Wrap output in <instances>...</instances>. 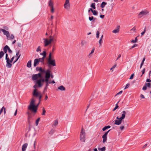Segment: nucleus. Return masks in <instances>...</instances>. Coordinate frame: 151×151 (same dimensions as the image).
Segmentation results:
<instances>
[{
    "label": "nucleus",
    "instance_id": "f257e3e1",
    "mask_svg": "<svg viewBox=\"0 0 151 151\" xmlns=\"http://www.w3.org/2000/svg\"><path fill=\"white\" fill-rule=\"evenodd\" d=\"M35 101L33 99H32L30 102L29 105L28 106V109L32 111L35 113L37 111V107L39 104L40 102L36 105H35Z\"/></svg>",
    "mask_w": 151,
    "mask_h": 151
},
{
    "label": "nucleus",
    "instance_id": "f03ea898",
    "mask_svg": "<svg viewBox=\"0 0 151 151\" xmlns=\"http://www.w3.org/2000/svg\"><path fill=\"white\" fill-rule=\"evenodd\" d=\"M51 53L50 52L48 59V63L49 65H51L53 66H56L55 61L54 59H52Z\"/></svg>",
    "mask_w": 151,
    "mask_h": 151
},
{
    "label": "nucleus",
    "instance_id": "7ed1b4c3",
    "mask_svg": "<svg viewBox=\"0 0 151 151\" xmlns=\"http://www.w3.org/2000/svg\"><path fill=\"white\" fill-rule=\"evenodd\" d=\"M85 133L83 128H82L80 133V140L83 142H85Z\"/></svg>",
    "mask_w": 151,
    "mask_h": 151
},
{
    "label": "nucleus",
    "instance_id": "20e7f679",
    "mask_svg": "<svg viewBox=\"0 0 151 151\" xmlns=\"http://www.w3.org/2000/svg\"><path fill=\"white\" fill-rule=\"evenodd\" d=\"M43 40H44V47H47L50 44H51L52 41V39H50L49 40L48 38H43Z\"/></svg>",
    "mask_w": 151,
    "mask_h": 151
},
{
    "label": "nucleus",
    "instance_id": "39448f33",
    "mask_svg": "<svg viewBox=\"0 0 151 151\" xmlns=\"http://www.w3.org/2000/svg\"><path fill=\"white\" fill-rule=\"evenodd\" d=\"M149 12L147 10H145L141 12L138 15V17L140 18L144 16H145L148 14Z\"/></svg>",
    "mask_w": 151,
    "mask_h": 151
},
{
    "label": "nucleus",
    "instance_id": "423d86ee",
    "mask_svg": "<svg viewBox=\"0 0 151 151\" xmlns=\"http://www.w3.org/2000/svg\"><path fill=\"white\" fill-rule=\"evenodd\" d=\"M1 31H2L3 32L4 34L6 36L7 40H10V35L9 31L1 28L0 29V31L1 32Z\"/></svg>",
    "mask_w": 151,
    "mask_h": 151
},
{
    "label": "nucleus",
    "instance_id": "0eeeda50",
    "mask_svg": "<svg viewBox=\"0 0 151 151\" xmlns=\"http://www.w3.org/2000/svg\"><path fill=\"white\" fill-rule=\"evenodd\" d=\"M51 72V70L48 69L46 70V72L45 73V78L46 80H49V78H50V74Z\"/></svg>",
    "mask_w": 151,
    "mask_h": 151
},
{
    "label": "nucleus",
    "instance_id": "6e6552de",
    "mask_svg": "<svg viewBox=\"0 0 151 151\" xmlns=\"http://www.w3.org/2000/svg\"><path fill=\"white\" fill-rule=\"evenodd\" d=\"M46 82V78H41L39 80H37L36 81L37 83V84L38 86L39 87H41L42 86V84H41V82Z\"/></svg>",
    "mask_w": 151,
    "mask_h": 151
},
{
    "label": "nucleus",
    "instance_id": "1a4fd4ad",
    "mask_svg": "<svg viewBox=\"0 0 151 151\" xmlns=\"http://www.w3.org/2000/svg\"><path fill=\"white\" fill-rule=\"evenodd\" d=\"M42 77V75L40 73H38L37 74L33 75L32 76V79L33 80H35L38 78Z\"/></svg>",
    "mask_w": 151,
    "mask_h": 151
},
{
    "label": "nucleus",
    "instance_id": "9d476101",
    "mask_svg": "<svg viewBox=\"0 0 151 151\" xmlns=\"http://www.w3.org/2000/svg\"><path fill=\"white\" fill-rule=\"evenodd\" d=\"M111 129L109 130L108 131L105 132L102 136L103 139V142L104 143L107 140V135L109 132L110 131Z\"/></svg>",
    "mask_w": 151,
    "mask_h": 151
},
{
    "label": "nucleus",
    "instance_id": "9b49d317",
    "mask_svg": "<svg viewBox=\"0 0 151 151\" xmlns=\"http://www.w3.org/2000/svg\"><path fill=\"white\" fill-rule=\"evenodd\" d=\"M70 7L69 0H66L64 4V7L65 9H68Z\"/></svg>",
    "mask_w": 151,
    "mask_h": 151
},
{
    "label": "nucleus",
    "instance_id": "f8f14e48",
    "mask_svg": "<svg viewBox=\"0 0 151 151\" xmlns=\"http://www.w3.org/2000/svg\"><path fill=\"white\" fill-rule=\"evenodd\" d=\"M12 62V61H11V60L9 58L8 61V60H6V66L8 68H11L12 66V64H11V63Z\"/></svg>",
    "mask_w": 151,
    "mask_h": 151
},
{
    "label": "nucleus",
    "instance_id": "ddd939ff",
    "mask_svg": "<svg viewBox=\"0 0 151 151\" xmlns=\"http://www.w3.org/2000/svg\"><path fill=\"white\" fill-rule=\"evenodd\" d=\"M40 94V93L37 92V90L36 89H34L33 92V95L34 96L37 97Z\"/></svg>",
    "mask_w": 151,
    "mask_h": 151
},
{
    "label": "nucleus",
    "instance_id": "4468645a",
    "mask_svg": "<svg viewBox=\"0 0 151 151\" xmlns=\"http://www.w3.org/2000/svg\"><path fill=\"white\" fill-rule=\"evenodd\" d=\"M126 111H127V112H128V111H124L122 112V116L120 117V119H121L122 120L123 119H124V118L125 117Z\"/></svg>",
    "mask_w": 151,
    "mask_h": 151
},
{
    "label": "nucleus",
    "instance_id": "2eb2a0df",
    "mask_svg": "<svg viewBox=\"0 0 151 151\" xmlns=\"http://www.w3.org/2000/svg\"><path fill=\"white\" fill-rule=\"evenodd\" d=\"M27 146L28 144L27 143L24 144L22 146V151H26Z\"/></svg>",
    "mask_w": 151,
    "mask_h": 151
},
{
    "label": "nucleus",
    "instance_id": "dca6fc26",
    "mask_svg": "<svg viewBox=\"0 0 151 151\" xmlns=\"http://www.w3.org/2000/svg\"><path fill=\"white\" fill-rule=\"evenodd\" d=\"M120 28V26H118L117 27V28L113 30L112 32L116 34L117 33H118L119 32V29Z\"/></svg>",
    "mask_w": 151,
    "mask_h": 151
},
{
    "label": "nucleus",
    "instance_id": "f3484780",
    "mask_svg": "<svg viewBox=\"0 0 151 151\" xmlns=\"http://www.w3.org/2000/svg\"><path fill=\"white\" fill-rule=\"evenodd\" d=\"M122 122V120L121 119L119 120H115L114 124L116 125H119L121 124Z\"/></svg>",
    "mask_w": 151,
    "mask_h": 151
},
{
    "label": "nucleus",
    "instance_id": "a211bd4d",
    "mask_svg": "<svg viewBox=\"0 0 151 151\" xmlns=\"http://www.w3.org/2000/svg\"><path fill=\"white\" fill-rule=\"evenodd\" d=\"M39 63V60L38 59H35L34 60V66L36 67L37 65H38Z\"/></svg>",
    "mask_w": 151,
    "mask_h": 151
},
{
    "label": "nucleus",
    "instance_id": "6ab92c4d",
    "mask_svg": "<svg viewBox=\"0 0 151 151\" xmlns=\"http://www.w3.org/2000/svg\"><path fill=\"white\" fill-rule=\"evenodd\" d=\"M58 89L62 91H64L65 90V88L63 86H61L58 87V89H57V90H58Z\"/></svg>",
    "mask_w": 151,
    "mask_h": 151
},
{
    "label": "nucleus",
    "instance_id": "aec40b11",
    "mask_svg": "<svg viewBox=\"0 0 151 151\" xmlns=\"http://www.w3.org/2000/svg\"><path fill=\"white\" fill-rule=\"evenodd\" d=\"M48 6L50 7L53 6V4L52 0H50L48 1Z\"/></svg>",
    "mask_w": 151,
    "mask_h": 151
},
{
    "label": "nucleus",
    "instance_id": "412c9836",
    "mask_svg": "<svg viewBox=\"0 0 151 151\" xmlns=\"http://www.w3.org/2000/svg\"><path fill=\"white\" fill-rule=\"evenodd\" d=\"M56 37L55 35L53 36L51 35L50 37L49 38L50 39H52V41L54 42L55 41H56Z\"/></svg>",
    "mask_w": 151,
    "mask_h": 151
},
{
    "label": "nucleus",
    "instance_id": "4be33fe9",
    "mask_svg": "<svg viewBox=\"0 0 151 151\" xmlns=\"http://www.w3.org/2000/svg\"><path fill=\"white\" fill-rule=\"evenodd\" d=\"M31 62L32 60H29L27 63V66L29 68L31 67Z\"/></svg>",
    "mask_w": 151,
    "mask_h": 151
},
{
    "label": "nucleus",
    "instance_id": "5701e85b",
    "mask_svg": "<svg viewBox=\"0 0 151 151\" xmlns=\"http://www.w3.org/2000/svg\"><path fill=\"white\" fill-rule=\"evenodd\" d=\"M107 3L105 2H103L101 4L100 7L102 8H104L106 4Z\"/></svg>",
    "mask_w": 151,
    "mask_h": 151
},
{
    "label": "nucleus",
    "instance_id": "b1692460",
    "mask_svg": "<svg viewBox=\"0 0 151 151\" xmlns=\"http://www.w3.org/2000/svg\"><path fill=\"white\" fill-rule=\"evenodd\" d=\"M94 50L95 48L94 47H93L92 50H91V53L88 55V57L90 58L91 56V55L94 52Z\"/></svg>",
    "mask_w": 151,
    "mask_h": 151
},
{
    "label": "nucleus",
    "instance_id": "393cba45",
    "mask_svg": "<svg viewBox=\"0 0 151 151\" xmlns=\"http://www.w3.org/2000/svg\"><path fill=\"white\" fill-rule=\"evenodd\" d=\"M111 127V126L109 125L107 126H106L104 127H103L102 129V130L103 131H105L107 129Z\"/></svg>",
    "mask_w": 151,
    "mask_h": 151
},
{
    "label": "nucleus",
    "instance_id": "a878e982",
    "mask_svg": "<svg viewBox=\"0 0 151 151\" xmlns=\"http://www.w3.org/2000/svg\"><path fill=\"white\" fill-rule=\"evenodd\" d=\"M8 46L6 45L4 48L3 50L5 53H6L7 52L8 50Z\"/></svg>",
    "mask_w": 151,
    "mask_h": 151
},
{
    "label": "nucleus",
    "instance_id": "bb28decb",
    "mask_svg": "<svg viewBox=\"0 0 151 151\" xmlns=\"http://www.w3.org/2000/svg\"><path fill=\"white\" fill-rule=\"evenodd\" d=\"M58 120L57 119L55 121L54 124L52 125V127H53L54 126H55L58 124Z\"/></svg>",
    "mask_w": 151,
    "mask_h": 151
},
{
    "label": "nucleus",
    "instance_id": "cd10ccee",
    "mask_svg": "<svg viewBox=\"0 0 151 151\" xmlns=\"http://www.w3.org/2000/svg\"><path fill=\"white\" fill-rule=\"evenodd\" d=\"M4 55V53L3 51H1L0 52V59H1L2 58V57Z\"/></svg>",
    "mask_w": 151,
    "mask_h": 151
},
{
    "label": "nucleus",
    "instance_id": "c85d7f7f",
    "mask_svg": "<svg viewBox=\"0 0 151 151\" xmlns=\"http://www.w3.org/2000/svg\"><path fill=\"white\" fill-rule=\"evenodd\" d=\"M46 83V85L45 86H46L48 87V86L49 84H50V82L49 81V80H46V82H45Z\"/></svg>",
    "mask_w": 151,
    "mask_h": 151
},
{
    "label": "nucleus",
    "instance_id": "c756f323",
    "mask_svg": "<svg viewBox=\"0 0 151 151\" xmlns=\"http://www.w3.org/2000/svg\"><path fill=\"white\" fill-rule=\"evenodd\" d=\"M98 149L99 150H101V151H105L106 150V147H104L102 148H98Z\"/></svg>",
    "mask_w": 151,
    "mask_h": 151
},
{
    "label": "nucleus",
    "instance_id": "7c9ffc66",
    "mask_svg": "<svg viewBox=\"0 0 151 151\" xmlns=\"http://www.w3.org/2000/svg\"><path fill=\"white\" fill-rule=\"evenodd\" d=\"M91 7L92 8L94 9H96L95 4L94 3H92L91 6Z\"/></svg>",
    "mask_w": 151,
    "mask_h": 151
},
{
    "label": "nucleus",
    "instance_id": "2f4dec72",
    "mask_svg": "<svg viewBox=\"0 0 151 151\" xmlns=\"http://www.w3.org/2000/svg\"><path fill=\"white\" fill-rule=\"evenodd\" d=\"M145 85L147 87H150V88H151V84L150 83H146L145 84Z\"/></svg>",
    "mask_w": 151,
    "mask_h": 151
},
{
    "label": "nucleus",
    "instance_id": "473e14b6",
    "mask_svg": "<svg viewBox=\"0 0 151 151\" xmlns=\"http://www.w3.org/2000/svg\"><path fill=\"white\" fill-rule=\"evenodd\" d=\"M96 18H94L93 17H89V19L90 21H91L93 20V21H94L95 20Z\"/></svg>",
    "mask_w": 151,
    "mask_h": 151
},
{
    "label": "nucleus",
    "instance_id": "72a5a7b5",
    "mask_svg": "<svg viewBox=\"0 0 151 151\" xmlns=\"http://www.w3.org/2000/svg\"><path fill=\"white\" fill-rule=\"evenodd\" d=\"M138 36H137L138 37ZM137 37H136L135 39V40H132V41H131V42H132V43H135V42H137Z\"/></svg>",
    "mask_w": 151,
    "mask_h": 151
},
{
    "label": "nucleus",
    "instance_id": "f704fd0d",
    "mask_svg": "<svg viewBox=\"0 0 151 151\" xmlns=\"http://www.w3.org/2000/svg\"><path fill=\"white\" fill-rule=\"evenodd\" d=\"M40 117H39L37 120H36V126H37L38 125L39 122L40 120Z\"/></svg>",
    "mask_w": 151,
    "mask_h": 151
},
{
    "label": "nucleus",
    "instance_id": "c9c22d12",
    "mask_svg": "<svg viewBox=\"0 0 151 151\" xmlns=\"http://www.w3.org/2000/svg\"><path fill=\"white\" fill-rule=\"evenodd\" d=\"M119 102V101L116 104V106H115V107L114 109L113 110V111H114L116 109H117L118 108L119 106H118V104Z\"/></svg>",
    "mask_w": 151,
    "mask_h": 151
},
{
    "label": "nucleus",
    "instance_id": "e433bc0d",
    "mask_svg": "<svg viewBox=\"0 0 151 151\" xmlns=\"http://www.w3.org/2000/svg\"><path fill=\"white\" fill-rule=\"evenodd\" d=\"M40 72V74H41L45 73L46 72V71L44 69H42V68Z\"/></svg>",
    "mask_w": 151,
    "mask_h": 151
},
{
    "label": "nucleus",
    "instance_id": "4c0bfd02",
    "mask_svg": "<svg viewBox=\"0 0 151 151\" xmlns=\"http://www.w3.org/2000/svg\"><path fill=\"white\" fill-rule=\"evenodd\" d=\"M55 131V130L54 129H52L51 130V131L49 133L51 135H52L54 133Z\"/></svg>",
    "mask_w": 151,
    "mask_h": 151
},
{
    "label": "nucleus",
    "instance_id": "58836bf2",
    "mask_svg": "<svg viewBox=\"0 0 151 151\" xmlns=\"http://www.w3.org/2000/svg\"><path fill=\"white\" fill-rule=\"evenodd\" d=\"M86 41L84 40H82L81 42V45L83 46L86 44Z\"/></svg>",
    "mask_w": 151,
    "mask_h": 151
},
{
    "label": "nucleus",
    "instance_id": "ea45409f",
    "mask_svg": "<svg viewBox=\"0 0 151 151\" xmlns=\"http://www.w3.org/2000/svg\"><path fill=\"white\" fill-rule=\"evenodd\" d=\"M93 14L94 15H98V12L96 10H93L92 12Z\"/></svg>",
    "mask_w": 151,
    "mask_h": 151
},
{
    "label": "nucleus",
    "instance_id": "a19ab883",
    "mask_svg": "<svg viewBox=\"0 0 151 151\" xmlns=\"http://www.w3.org/2000/svg\"><path fill=\"white\" fill-rule=\"evenodd\" d=\"M40 54L41 55H42L43 56H46V53L45 51H44L42 53H40Z\"/></svg>",
    "mask_w": 151,
    "mask_h": 151
},
{
    "label": "nucleus",
    "instance_id": "79ce46f5",
    "mask_svg": "<svg viewBox=\"0 0 151 151\" xmlns=\"http://www.w3.org/2000/svg\"><path fill=\"white\" fill-rule=\"evenodd\" d=\"M43 112L42 114V115H45V114L46 111L45 110V109L44 107H43L42 109Z\"/></svg>",
    "mask_w": 151,
    "mask_h": 151
},
{
    "label": "nucleus",
    "instance_id": "37998d69",
    "mask_svg": "<svg viewBox=\"0 0 151 151\" xmlns=\"http://www.w3.org/2000/svg\"><path fill=\"white\" fill-rule=\"evenodd\" d=\"M38 59L39 62H40L42 63L43 64H44V62L42 60V58H40L39 59Z\"/></svg>",
    "mask_w": 151,
    "mask_h": 151
},
{
    "label": "nucleus",
    "instance_id": "c03bdc74",
    "mask_svg": "<svg viewBox=\"0 0 151 151\" xmlns=\"http://www.w3.org/2000/svg\"><path fill=\"white\" fill-rule=\"evenodd\" d=\"M99 34H100V33H99V31H97V32H96V37L97 38H98L99 37Z\"/></svg>",
    "mask_w": 151,
    "mask_h": 151
},
{
    "label": "nucleus",
    "instance_id": "a18cd8bd",
    "mask_svg": "<svg viewBox=\"0 0 151 151\" xmlns=\"http://www.w3.org/2000/svg\"><path fill=\"white\" fill-rule=\"evenodd\" d=\"M41 68H42L41 67H37L36 68V71H37L40 72V70L41 69Z\"/></svg>",
    "mask_w": 151,
    "mask_h": 151
},
{
    "label": "nucleus",
    "instance_id": "49530a36",
    "mask_svg": "<svg viewBox=\"0 0 151 151\" xmlns=\"http://www.w3.org/2000/svg\"><path fill=\"white\" fill-rule=\"evenodd\" d=\"M36 51L37 52H38V51L41 52V47H40V46H39L37 48V49Z\"/></svg>",
    "mask_w": 151,
    "mask_h": 151
},
{
    "label": "nucleus",
    "instance_id": "de8ad7c7",
    "mask_svg": "<svg viewBox=\"0 0 151 151\" xmlns=\"http://www.w3.org/2000/svg\"><path fill=\"white\" fill-rule=\"evenodd\" d=\"M134 76V73L132 74L131 75V76H130L129 79H132L133 78Z\"/></svg>",
    "mask_w": 151,
    "mask_h": 151
},
{
    "label": "nucleus",
    "instance_id": "09e8293b",
    "mask_svg": "<svg viewBox=\"0 0 151 151\" xmlns=\"http://www.w3.org/2000/svg\"><path fill=\"white\" fill-rule=\"evenodd\" d=\"M145 68H144L143 70H142V74L141 76V77H142V75L145 73Z\"/></svg>",
    "mask_w": 151,
    "mask_h": 151
},
{
    "label": "nucleus",
    "instance_id": "8fccbe9b",
    "mask_svg": "<svg viewBox=\"0 0 151 151\" xmlns=\"http://www.w3.org/2000/svg\"><path fill=\"white\" fill-rule=\"evenodd\" d=\"M9 58H8V55L7 53H6V58H5V59L6 60H8V59Z\"/></svg>",
    "mask_w": 151,
    "mask_h": 151
},
{
    "label": "nucleus",
    "instance_id": "3c124183",
    "mask_svg": "<svg viewBox=\"0 0 151 151\" xmlns=\"http://www.w3.org/2000/svg\"><path fill=\"white\" fill-rule=\"evenodd\" d=\"M147 89V87L145 85H144L142 88V90H145Z\"/></svg>",
    "mask_w": 151,
    "mask_h": 151
},
{
    "label": "nucleus",
    "instance_id": "603ef678",
    "mask_svg": "<svg viewBox=\"0 0 151 151\" xmlns=\"http://www.w3.org/2000/svg\"><path fill=\"white\" fill-rule=\"evenodd\" d=\"M51 8V12L52 13H53L54 12V9L53 8V6L52 7H50Z\"/></svg>",
    "mask_w": 151,
    "mask_h": 151
},
{
    "label": "nucleus",
    "instance_id": "864d4df0",
    "mask_svg": "<svg viewBox=\"0 0 151 151\" xmlns=\"http://www.w3.org/2000/svg\"><path fill=\"white\" fill-rule=\"evenodd\" d=\"M137 44H134V45L132 46L130 48V49H132L135 47H136V46H137Z\"/></svg>",
    "mask_w": 151,
    "mask_h": 151
},
{
    "label": "nucleus",
    "instance_id": "5fc2aeb1",
    "mask_svg": "<svg viewBox=\"0 0 151 151\" xmlns=\"http://www.w3.org/2000/svg\"><path fill=\"white\" fill-rule=\"evenodd\" d=\"M102 42V40H99V46H101V43Z\"/></svg>",
    "mask_w": 151,
    "mask_h": 151
},
{
    "label": "nucleus",
    "instance_id": "6e6d98bb",
    "mask_svg": "<svg viewBox=\"0 0 151 151\" xmlns=\"http://www.w3.org/2000/svg\"><path fill=\"white\" fill-rule=\"evenodd\" d=\"M8 51L10 53H12V50L10 49V48L9 47V46H8Z\"/></svg>",
    "mask_w": 151,
    "mask_h": 151
},
{
    "label": "nucleus",
    "instance_id": "4d7b16f0",
    "mask_svg": "<svg viewBox=\"0 0 151 151\" xmlns=\"http://www.w3.org/2000/svg\"><path fill=\"white\" fill-rule=\"evenodd\" d=\"M14 35L13 34H11L10 37V39H13L14 38Z\"/></svg>",
    "mask_w": 151,
    "mask_h": 151
},
{
    "label": "nucleus",
    "instance_id": "13d9d810",
    "mask_svg": "<svg viewBox=\"0 0 151 151\" xmlns=\"http://www.w3.org/2000/svg\"><path fill=\"white\" fill-rule=\"evenodd\" d=\"M129 83H127L126 85V86L125 87V88H124V89H127V88H128L129 87Z\"/></svg>",
    "mask_w": 151,
    "mask_h": 151
},
{
    "label": "nucleus",
    "instance_id": "bf43d9fd",
    "mask_svg": "<svg viewBox=\"0 0 151 151\" xmlns=\"http://www.w3.org/2000/svg\"><path fill=\"white\" fill-rule=\"evenodd\" d=\"M120 128L121 129V130H123L124 128V126H120Z\"/></svg>",
    "mask_w": 151,
    "mask_h": 151
},
{
    "label": "nucleus",
    "instance_id": "052dcab7",
    "mask_svg": "<svg viewBox=\"0 0 151 151\" xmlns=\"http://www.w3.org/2000/svg\"><path fill=\"white\" fill-rule=\"evenodd\" d=\"M4 107H3L1 109L0 111V115L1 114V113L3 111V110L4 109Z\"/></svg>",
    "mask_w": 151,
    "mask_h": 151
},
{
    "label": "nucleus",
    "instance_id": "680f3d73",
    "mask_svg": "<svg viewBox=\"0 0 151 151\" xmlns=\"http://www.w3.org/2000/svg\"><path fill=\"white\" fill-rule=\"evenodd\" d=\"M38 96H39V102H40V101H41V99L42 97V96L40 94Z\"/></svg>",
    "mask_w": 151,
    "mask_h": 151
},
{
    "label": "nucleus",
    "instance_id": "e2e57ef3",
    "mask_svg": "<svg viewBox=\"0 0 151 151\" xmlns=\"http://www.w3.org/2000/svg\"><path fill=\"white\" fill-rule=\"evenodd\" d=\"M3 28H4V29H6V30H8L9 29V28L7 26H4L3 27Z\"/></svg>",
    "mask_w": 151,
    "mask_h": 151
},
{
    "label": "nucleus",
    "instance_id": "0e129e2a",
    "mask_svg": "<svg viewBox=\"0 0 151 151\" xmlns=\"http://www.w3.org/2000/svg\"><path fill=\"white\" fill-rule=\"evenodd\" d=\"M122 91H120L119 92H118V93H117L116 95V96H117V95H119V94H121L122 93Z\"/></svg>",
    "mask_w": 151,
    "mask_h": 151
},
{
    "label": "nucleus",
    "instance_id": "69168bd1",
    "mask_svg": "<svg viewBox=\"0 0 151 151\" xmlns=\"http://www.w3.org/2000/svg\"><path fill=\"white\" fill-rule=\"evenodd\" d=\"M17 45L19 47H21L22 46V44L20 43H18Z\"/></svg>",
    "mask_w": 151,
    "mask_h": 151
},
{
    "label": "nucleus",
    "instance_id": "338daca9",
    "mask_svg": "<svg viewBox=\"0 0 151 151\" xmlns=\"http://www.w3.org/2000/svg\"><path fill=\"white\" fill-rule=\"evenodd\" d=\"M50 77L52 78H53L54 77V76L52 75V73L51 72L50 73Z\"/></svg>",
    "mask_w": 151,
    "mask_h": 151
},
{
    "label": "nucleus",
    "instance_id": "774afa93",
    "mask_svg": "<svg viewBox=\"0 0 151 151\" xmlns=\"http://www.w3.org/2000/svg\"><path fill=\"white\" fill-rule=\"evenodd\" d=\"M146 81L147 82H151V80H150L149 79H147L146 80Z\"/></svg>",
    "mask_w": 151,
    "mask_h": 151
}]
</instances>
